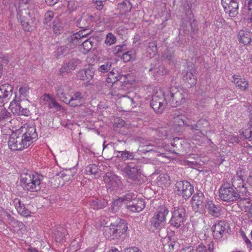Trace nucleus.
<instances>
[{
	"mask_svg": "<svg viewBox=\"0 0 252 252\" xmlns=\"http://www.w3.org/2000/svg\"><path fill=\"white\" fill-rule=\"evenodd\" d=\"M37 138L34 126H28L22 134L20 131L12 133L9 137L8 146L13 151L22 150L28 148Z\"/></svg>",
	"mask_w": 252,
	"mask_h": 252,
	"instance_id": "nucleus-1",
	"label": "nucleus"
},
{
	"mask_svg": "<svg viewBox=\"0 0 252 252\" xmlns=\"http://www.w3.org/2000/svg\"><path fill=\"white\" fill-rule=\"evenodd\" d=\"M130 76L129 74L119 75L117 71H114L113 69L110 71L106 78V81L108 83H112L113 88H117L118 86V90L119 92L117 95L119 97H123L125 98V101L128 104H132L133 102V100L132 98L123 94L122 92L125 90V86L123 84H129V81L127 80L128 77Z\"/></svg>",
	"mask_w": 252,
	"mask_h": 252,
	"instance_id": "nucleus-2",
	"label": "nucleus"
},
{
	"mask_svg": "<svg viewBox=\"0 0 252 252\" xmlns=\"http://www.w3.org/2000/svg\"><path fill=\"white\" fill-rule=\"evenodd\" d=\"M42 176L34 175L31 172H23L20 176V183L23 188L27 191L36 192L41 189Z\"/></svg>",
	"mask_w": 252,
	"mask_h": 252,
	"instance_id": "nucleus-3",
	"label": "nucleus"
},
{
	"mask_svg": "<svg viewBox=\"0 0 252 252\" xmlns=\"http://www.w3.org/2000/svg\"><path fill=\"white\" fill-rule=\"evenodd\" d=\"M219 194L220 199L227 202L237 201L242 194L241 192L232 187L230 182L224 180L219 189Z\"/></svg>",
	"mask_w": 252,
	"mask_h": 252,
	"instance_id": "nucleus-4",
	"label": "nucleus"
},
{
	"mask_svg": "<svg viewBox=\"0 0 252 252\" xmlns=\"http://www.w3.org/2000/svg\"><path fill=\"white\" fill-rule=\"evenodd\" d=\"M18 14L25 31H31L35 28L38 19L32 10L28 9L20 10Z\"/></svg>",
	"mask_w": 252,
	"mask_h": 252,
	"instance_id": "nucleus-5",
	"label": "nucleus"
},
{
	"mask_svg": "<svg viewBox=\"0 0 252 252\" xmlns=\"http://www.w3.org/2000/svg\"><path fill=\"white\" fill-rule=\"evenodd\" d=\"M166 104L164 93L159 89L153 94L150 105L156 113L161 114L165 109Z\"/></svg>",
	"mask_w": 252,
	"mask_h": 252,
	"instance_id": "nucleus-6",
	"label": "nucleus"
},
{
	"mask_svg": "<svg viewBox=\"0 0 252 252\" xmlns=\"http://www.w3.org/2000/svg\"><path fill=\"white\" fill-rule=\"evenodd\" d=\"M168 213L169 210L166 207H160L158 211L151 219L152 226L158 229L163 227L166 222V216Z\"/></svg>",
	"mask_w": 252,
	"mask_h": 252,
	"instance_id": "nucleus-7",
	"label": "nucleus"
},
{
	"mask_svg": "<svg viewBox=\"0 0 252 252\" xmlns=\"http://www.w3.org/2000/svg\"><path fill=\"white\" fill-rule=\"evenodd\" d=\"M172 213V216L170 220L171 225L176 228L184 226L187 218L185 208L182 206L175 207Z\"/></svg>",
	"mask_w": 252,
	"mask_h": 252,
	"instance_id": "nucleus-8",
	"label": "nucleus"
},
{
	"mask_svg": "<svg viewBox=\"0 0 252 252\" xmlns=\"http://www.w3.org/2000/svg\"><path fill=\"white\" fill-rule=\"evenodd\" d=\"M169 102L172 107H176L183 104L185 101V97L183 90L175 87H172L169 90Z\"/></svg>",
	"mask_w": 252,
	"mask_h": 252,
	"instance_id": "nucleus-9",
	"label": "nucleus"
},
{
	"mask_svg": "<svg viewBox=\"0 0 252 252\" xmlns=\"http://www.w3.org/2000/svg\"><path fill=\"white\" fill-rule=\"evenodd\" d=\"M175 187V191L177 194L182 196L185 199L190 197L194 191L193 187L189 182L187 181L177 182Z\"/></svg>",
	"mask_w": 252,
	"mask_h": 252,
	"instance_id": "nucleus-10",
	"label": "nucleus"
},
{
	"mask_svg": "<svg viewBox=\"0 0 252 252\" xmlns=\"http://www.w3.org/2000/svg\"><path fill=\"white\" fill-rule=\"evenodd\" d=\"M107 229H108L109 233L112 236V239H119L127 230V223L124 220H121L117 225H113L110 227H107L106 231Z\"/></svg>",
	"mask_w": 252,
	"mask_h": 252,
	"instance_id": "nucleus-11",
	"label": "nucleus"
},
{
	"mask_svg": "<svg viewBox=\"0 0 252 252\" xmlns=\"http://www.w3.org/2000/svg\"><path fill=\"white\" fill-rule=\"evenodd\" d=\"M222 5L226 13L231 17L238 14L239 3L236 0H221Z\"/></svg>",
	"mask_w": 252,
	"mask_h": 252,
	"instance_id": "nucleus-12",
	"label": "nucleus"
},
{
	"mask_svg": "<svg viewBox=\"0 0 252 252\" xmlns=\"http://www.w3.org/2000/svg\"><path fill=\"white\" fill-rule=\"evenodd\" d=\"M22 100L17 102L16 101H12L9 105V108L14 115H24L28 116L30 114L29 109L24 107Z\"/></svg>",
	"mask_w": 252,
	"mask_h": 252,
	"instance_id": "nucleus-13",
	"label": "nucleus"
},
{
	"mask_svg": "<svg viewBox=\"0 0 252 252\" xmlns=\"http://www.w3.org/2000/svg\"><path fill=\"white\" fill-rule=\"evenodd\" d=\"M228 227L224 221H219L213 226V235L215 239H220L227 233V228Z\"/></svg>",
	"mask_w": 252,
	"mask_h": 252,
	"instance_id": "nucleus-14",
	"label": "nucleus"
},
{
	"mask_svg": "<svg viewBox=\"0 0 252 252\" xmlns=\"http://www.w3.org/2000/svg\"><path fill=\"white\" fill-rule=\"evenodd\" d=\"M196 69L192 67H189L187 70H185L182 72V78L187 86L191 87L196 83V77L194 75Z\"/></svg>",
	"mask_w": 252,
	"mask_h": 252,
	"instance_id": "nucleus-15",
	"label": "nucleus"
},
{
	"mask_svg": "<svg viewBox=\"0 0 252 252\" xmlns=\"http://www.w3.org/2000/svg\"><path fill=\"white\" fill-rule=\"evenodd\" d=\"M127 177L133 181L138 180L142 174L141 166L135 165L132 166L128 164L124 169Z\"/></svg>",
	"mask_w": 252,
	"mask_h": 252,
	"instance_id": "nucleus-16",
	"label": "nucleus"
},
{
	"mask_svg": "<svg viewBox=\"0 0 252 252\" xmlns=\"http://www.w3.org/2000/svg\"><path fill=\"white\" fill-rule=\"evenodd\" d=\"M12 87L8 84L0 86V106H3L4 101L9 99L12 94Z\"/></svg>",
	"mask_w": 252,
	"mask_h": 252,
	"instance_id": "nucleus-17",
	"label": "nucleus"
},
{
	"mask_svg": "<svg viewBox=\"0 0 252 252\" xmlns=\"http://www.w3.org/2000/svg\"><path fill=\"white\" fill-rule=\"evenodd\" d=\"M145 206L144 200L136 197L129 202V204L126 205V208L132 212H139L145 208Z\"/></svg>",
	"mask_w": 252,
	"mask_h": 252,
	"instance_id": "nucleus-18",
	"label": "nucleus"
},
{
	"mask_svg": "<svg viewBox=\"0 0 252 252\" xmlns=\"http://www.w3.org/2000/svg\"><path fill=\"white\" fill-rule=\"evenodd\" d=\"M81 63V61L78 58H72L64 63L59 70V74L62 75L64 72H69L74 70L77 66Z\"/></svg>",
	"mask_w": 252,
	"mask_h": 252,
	"instance_id": "nucleus-19",
	"label": "nucleus"
},
{
	"mask_svg": "<svg viewBox=\"0 0 252 252\" xmlns=\"http://www.w3.org/2000/svg\"><path fill=\"white\" fill-rule=\"evenodd\" d=\"M205 207L208 212L214 217H218L221 215V207L219 205L215 204L212 200H207Z\"/></svg>",
	"mask_w": 252,
	"mask_h": 252,
	"instance_id": "nucleus-20",
	"label": "nucleus"
},
{
	"mask_svg": "<svg viewBox=\"0 0 252 252\" xmlns=\"http://www.w3.org/2000/svg\"><path fill=\"white\" fill-rule=\"evenodd\" d=\"M13 203L18 213L24 217H27L31 215V211L25 206L19 198H15L13 200Z\"/></svg>",
	"mask_w": 252,
	"mask_h": 252,
	"instance_id": "nucleus-21",
	"label": "nucleus"
},
{
	"mask_svg": "<svg viewBox=\"0 0 252 252\" xmlns=\"http://www.w3.org/2000/svg\"><path fill=\"white\" fill-rule=\"evenodd\" d=\"M230 185L236 189H238L240 188L243 189L244 190L241 191L242 194L245 193V195H247V194L249 193L247 191V187L245 186H246V184L243 183V179L242 178L241 175H237L233 176L231 179Z\"/></svg>",
	"mask_w": 252,
	"mask_h": 252,
	"instance_id": "nucleus-22",
	"label": "nucleus"
},
{
	"mask_svg": "<svg viewBox=\"0 0 252 252\" xmlns=\"http://www.w3.org/2000/svg\"><path fill=\"white\" fill-rule=\"evenodd\" d=\"M126 144V143L125 141L118 140L115 143H113L112 144H108L105 146L103 145L102 153L105 154L108 147L112 146L114 150V154L116 156L117 155L116 154L117 153L120 154L121 152H123L125 150Z\"/></svg>",
	"mask_w": 252,
	"mask_h": 252,
	"instance_id": "nucleus-23",
	"label": "nucleus"
},
{
	"mask_svg": "<svg viewBox=\"0 0 252 252\" xmlns=\"http://www.w3.org/2000/svg\"><path fill=\"white\" fill-rule=\"evenodd\" d=\"M87 31L88 29L85 28L83 30L80 31L68 37L67 39L68 44L70 43L75 45L77 44V41L78 40L88 37L90 33L87 32Z\"/></svg>",
	"mask_w": 252,
	"mask_h": 252,
	"instance_id": "nucleus-24",
	"label": "nucleus"
},
{
	"mask_svg": "<svg viewBox=\"0 0 252 252\" xmlns=\"http://www.w3.org/2000/svg\"><path fill=\"white\" fill-rule=\"evenodd\" d=\"M94 17L87 14H83L76 21V25L80 28H88L93 21Z\"/></svg>",
	"mask_w": 252,
	"mask_h": 252,
	"instance_id": "nucleus-25",
	"label": "nucleus"
},
{
	"mask_svg": "<svg viewBox=\"0 0 252 252\" xmlns=\"http://www.w3.org/2000/svg\"><path fill=\"white\" fill-rule=\"evenodd\" d=\"M103 181L113 188L117 187L120 182L118 177L111 172H107L104 175Z\"/></svg>",
	"mask_w": 252,
	"mask_h": 252,
	"instance_id": "nucleus-26",
	"label": "nucleus"
},
{
	"mask_svg": "<svg viewBox=\"0 0 252 252\" xmlns=\"http://www.w3.org/2000/svg\"><path fill=\"white\" fill-rule=\"evenodd\" d=\"M94 74V69L93 68H88L80 70L78 72L77 77L81 80L89 82L93 78Z\"/></svg>",
	"mask_w": 252,
	"mask_h": 252,
	"instance_id": "nucleus-27",
	"label": "nucleus"
},
{
	"mask_svg": "<svg viewBox=\"0 0 252 252\" xmlns=\"http://www.w3.org/2000/svg\"><path fill=\"white\" fill-rule=\"evenodd\" d=\"M239 42L248 45L252 42V33L249 31L241 30L238 33Z\"/></svg>",
	"mask_w": 252,
	"mask_h": 252,
	"instance_id": "nucleus-28",
	"label": "nucleus"
},
{
	"mask_svg": "<svg viewBox=\"0 0 252 252\" xmlns=\"http://www.w3.org/2000/svg\"><path fill=\"white\" fill-rule=\"evenodd\" d=\"M232 82L236 86L243 91H246L249 88V84L245 79L240 78L238 76L234 75L232 76Z\"/></svg>",
	"mask_w": 252,
	"mask_h": 252,
	"instance_id": "nucleus-29",
	"label": "nucleus"
},
{
	"mask_svg": "<svg viewBox=\"0 0 252 252\" xmlns=\"http://www.w3.org/2000/svg\"><path fill=\"white\" fill-rule=\"evenodd\" d=\"M82 98L83 95L82 93L77 92H76L70 98H68V101H66L65 103L69 104V105L72 107L78 106L81 104L80 100Z\"/></svg>",
	"mask_w": 252,
	"mask_h": 252,
	"instance_id": "nucleus-30",
	"label": "nucleus"
},
{
	"mask_svg": "<svg viewBox=\"0 0 252 252\" xmlns=\"http://www.w3.org/2000/svg\"><path fill=\"white\" fill-rule=\"evenodd\" d=\"M188 120H184L183 116L182 115H178L174 116L173 126L175 129L179 131L183 126H186V124L188 123Z\"/></svg>",
	"mask_w": 252,
	"mask_h": 252,
	"instance_id": "nucleus-31",
	"label": "nucleus"
},
{
	"mask_svg": "<svg viewBox=\"0 0 252 252\" xmlns=\"http://www.w3.org/2000/svg\"><path fill=\"white\" fill-rule=\"evenodd\" d=\"M67 87L66 85H57L56 88L57 94L58 97L60 98L61 100L64 103L68 101V97L66 96L65 91Z\"/></svg>",
	"mask_w": 252,
	"mask_h": 252,
	"instance_id": "nucleus-32",
	"label": "nucleus"
},
{
	"mask_svg": "<svg viewBox=\"0 0 252 252\" xmlns=\"http://www.w3.org/2000/svg\"><path fill=\"white\" fill-rule=\"evenodd\" d=\"M118 7L121 12L120 15L122 16L130 11L132 5L129 0H125L122 3L118 4Z\"/></svg>",
	"mask_w": 252,
	"mask_h": 252,
	"instance_id": "nucleus-33",
	"label": "nucleus"
},
{
	"mask_svg": "<svg viewBox=\"0 0 252 252\" xmlns=\"http://www.w3.org/2000/svg\"><path fill=\"white\" fill-rule=\"evenodd\" d=\"M135 155L134 153L125 150L124 151L121 152L120 155H117L116 157L119 158L122 160L126 161L127 160H134L137 158H135Z\"/></svg>",
	"mask_w": 252,
	"mask_h": 252,
	"instance_id": "nucleus-34",
	"label": "nucleus"
},
{
	"mask_svg": "<svg viewBox=\"0 0 252 252\" xmlns=\"http://www.w3.org/2000/svg\"><path fill=\"white\" fill-rule=\"evenodd\" d=\"M44 100H46L48 106L50 108H54L57 111L61 110V106L56 100L53 98L50 94H47L44 95Z\"/></svg>",
	"mask_w": 252,
	"mask_h": 252,
	"instance_id": "nucleus-35",
	"label": "nucleus"
},
{
	"mask_svg": "<svg viewBox=\"0 0 252 252\" xmlns=\"http://www.w3.org/2000/svg\"><path fill=\"white\" fill-rule=\"evenodd\" d=\"M97 70L101 73H106L109 71L112 65V61L111 60H107L100 63Z\"/></svg>",
	"mask_w": 252,
	"mask_h": 252,
	"instance_id": "nucleus-36",
	"label": "nucleus"
},
{
	"mask_svg": "<svg viewBox=\"0 0 252 252\" xmlns=\"http://www.w3.org/2000/svg\"><path fill=\"white\" fill-rule=\"evenodd\" d=\"M243 195H245V193ZM239 199V205L242 207H244L245 211H247L251 208L252 206V200L251 199L246 197H242V196H241V198Z\"/></svg>",
	"mask_w": 252,
	"mask_h": 252,
	"instance_id": "nucleus-37",
	"label": "nucleus"
},
{
	"mask_svg": "<svg viewBox=\"0 0 252 252\" xmlns=\"http://www.w3.org/2000/svg\"><path fill=\"white\" fill-rule=\"evenodd\" d=\"M90 205L94 209H100L105 207L107 203L104 200L97 199H92L89 201Z\"/></svg>",
	"mask_w": 252,
	"mask_h": 252,
	"instance_id": "nucleus-38",
	"label": "nucleus"
},
{
	"mask_svg": "<svg viewBox=\"0 0 252 252\" xmlns=\"http://www.w3.org/2000/svg\"><path fill=\"white\" fill-rule=\"evenodd\" d=\"M203 199V194L200 191L197 192L192 197V204L196 205L198 208H199L200 206H202Z\"/></svg>",
	"mask_w": 252,
	"mask_h": 252,
	"instance_id": "nucleus-39",
	"label": "nucleus"
},
{
	"mask_svg": "<svg viewBox=\"0 0 252 252\" xmlns=\"http://www.w3.org/2000/svg\"><path fill=\"white\" fill-rule=\"evenodd\" d=\"M187 119L188 120V123L186 124V126L188 127L195 134L201 137V135H202L203 133L202 130L199 129L197 123L196 124H192L191 121L188 118H187Z\"/></svg>",
	"mask_w": 252,
	"mask_h": 252,
	"instance_id": "nucleus-40",
	"label": "nucleus"
},
{
	"mask_svg": "<svg viewBox=\"0 0 252 252\" xmlns=\"http://www.w3.org/2000/svg\"><path fill=\"white\" fill-rule=\"evenodd\" d=\"M11 114L5 108L1 109L0 112V123H3L5 122H9L11 119Z\"/></svg>",
	"mask_w": 252,
	"mask_h": 252,
	"instance_id": "nucleus-41",
	"label": "nucleus"
},
{
	"mask_svg": "<svg viewBox=\"0 0 252 252\" xmlns=\"http://www.w3.org/2000/svg\"><path fill=\"white\" fill-rule=\"evenodd\" d=\"M153 70H154L155 71L154 76L155 77H158L160 75H163L167 72L166 69L163 65H159L158 67L154 68L151 67L149 69L150 72H151Z\"/></svg>",
	"mask_w": 252,
	"mask_h": 252,
	"instance_id": "nucleus-42",
	"label": "nucleus"
},
{
	"mask_svg": "<svg viewBox=\"0 0 252 252\" xmlns=\"http://www.w3.org/2000/svg\"><path fill=\"white\" fill-rule=\"evenodd\" d=\"M101 37L99 36L93 35L87 38V41L90 43L92 48H96L99 44L101 41Z\"/></svg>",
	"mask_w": 252,
	"mask_h": 252,
	"instance_id": "nucleus-43",
	"label": "nucleus"
},
{
	"mask_svg": "<svg viewBox=\"0 0 252 252\" xmlns=\"http://www.w3.org/2000/svg\"><path fill=\"white\" fill-rule=\"evenodd\" d=\"M59 178H61L64 181L68 182L71 180L73 175L70 170H64L61 172L57 175Z\"/></svg>",
	"mask_w": 252,
	"mask_h": 252,
	"instance_id": "nucleus-44",
	"label": "nucleus"
},
{
	"mask_svg": "<svg viewBox=\"0 0 252 252\" xmlns=\"http://www.w3.org/2000/svg\"><path fill=\"white\" fill-rule=\"evenodd\" d=\"M157 51V43L155 41H151L149 43L147 48V52L150 55V57L154 56Z\"/></svg>",
	"mask_w": 252,
	"mask_h": 252,
	"instance_id": "nucleus-45",
	"label": "nucleus"
},
{
	"mask_svg": "<svg viewBox=\"0 0 252 252\" xmlns=\"http://www.w3.org/2000/svg\"><path fill=\"white\" fill-rule=\"evenodd\" d=\"M123 203V199L121 197L114 201L111 205V210L113 212L117 211L119 208L122 205Z\"/></svg>",
	"mask_w": 252,
	"mask_h": 252,
	"instance_id": "nucleus-46",
	"label": "nucleus"
},
{
	"mask_svg": "<svg viewBox=\"0 0 252 252\" xmlns=\"http://www.w3.org/2000/svg\"><path fill=\"white\" fill-rule=\"evenodd\" d=\"M121 197L123 199V202L127 205L129 204V202L136 197V195L132 192H129Z\"/></svg>",
	"mask_w": 252,
	"mask_h": 252,
	"instance_id": "nucleus-47",
	"label": "nucleus"
},
{
	"mask_svg": "<svg viewBox=\"0 0 252 252\" xmlns=\"http://www.w3.org/2000/svg\"><path fill=\"white\" fill-rule=\"evenodd\" d=\"M98 170L95 164H90L86 167V171L88 174L96 175L98 172Z\"/></svg>",
	"mask_w": 252,
	"mask_h": 252,
	"instance_id": "nucleus-48",
	"label": "nucleus"
},
{
	"mask_svg": "<svg viewBox=\"0 0 252 252\" xmlns=\"http://www.w3.org/2000/svg\"><path fill=\"white\" fill-rule=\"evenodd\" d=\"M116 41V36L112 33H108L105 40V43L107 45H111L114 44Z\"/></svg>",
	"mask_w": 252,
	"mask_h": 252,
	"instance_id": "nucleus-49",
	"label": "nucleus"
},
{
	"mask_svg": "<svg viewBox=\"0 0 252 252\" xmlns=\"http://www.w3.org/2000/svg\"><path fill=\"white\" fill-rule=\"evenodd\" d=\"M66 233L65 230L63 229L62 231L58 230L55 234L56 241L61 242L65 238Z\"/></svg>",
	"mask_w": 252,
	"mask_h": 252,
	"instance_id": "nucleus-50",
	"label": "nucleus"
},
{
	"mask_svg": "<svg viewBox=\"0 0 252 252\" xmlns=\"http://www.w3.org/2000/svg\"><path fill=\"white\" fill-rule=\"evenodd\" d=\"M132 51H127L123 54L122 59L125 62H128L134 59L135 57Z\"/></svg>",
	"mask_w": 252,
	"mask_h": 252,
	"instance_id": "nucleus-51",
	"label": "nucleus"
},
{
	"mask_svg": "<svg viewBox=\"0 0 252 252\" xmlns=\"http://www.w3.org/2000/svg\"><path fill=\"white\" fill-rule=\"evenodd\" d=\"M54 16V13L53 11L50 10L47 11L44 15V24H48L53 19Z\"/></svg>",
	"mask_w": 252,
	"mask_h": 252,
	"instance_id": "nucleus-52",
	"label": "nucleus"
},
{
	"mask_svg": "<svg viewBox=\"0 0 252 252\" xmlns=\"http://www.w3.org/2000/svg\"><path fill=\"white\" fill-rule=\"evenodd\" d=\"M169 176L166 174H161L158 178V182L160 185L166 184L169 180Z\"/></svg>",
	"mask_w": 252,
	"mask_h": 252,
	"instance_id": "nucleus-53",
	"label": "nucleus"
},
{
	"mask_svg": "<svg viewBox=\"0 0 252 252\" xmlns=\"http://www.w3.org/2000/svg\"><path fill=\"white\" fill-rule=\"evenodd\" d=\"M30 88L28 85H24L19 89V93L21 96L27 97L29 93Z\"/></svg>",
	"mask_w": 252,
	"mask_h": 252,
	"instance_id": "nucleus-54",
	"label": "nucleus"
},
{
	"mask_svg": "<svg viewBox=\"0 0 252 252\" xmlns=\"http://www.w3.org/2000/svg\"><path fill=\"white\" fill-rule=\"evenodd\" d=\"M63 28L59 23H54L53 25V31L56 34H59L62 32Z\"/></svg>",
	"mask_w": 252,
	"mask_h": 252,
	"instance_id": "nucleus-55",
	"label": "nucleus"
},
{
	"mask_svg": "<svg viewBox=\"0 0 252 252\" xmlns=\"http://www.w3.org/2000/svg\"><path fill=\"white\" fill-rule=\"evenodd\" d=\"M69 51L68 47L66 46H63L58 48L57 50V55L60 56L64 55Z\"/></svg>",
	"mask_w": 252,
	"mask_h": 252,
	"instance_id": "nucleus-56",
	"label": "nucleus"
},
{
	"mask_svg": "<svg viewBox=\"0 0 252 252\" xmlns=\"http://www.w3.org/2000/svg\"><path fill=\"white\" fill-rule=\"evenodd\" d=\"M163 57L169 61H173L174 58V54L173 52L169 50H166L164 52Z\"/></svg>",
	"mask_w": 252,
	"mask_h": 252,
	"instance_id": "nucleus-57",
	"label": "nucleus"
},
{
	"mask_svg": "<svg viewBox=\"0 0 252 252\" xmlns=\"http://www.w3.org/2000/svg\"><path fill=\"white\" fill-rule=\"evenodd\" d=\"M197 123L199 129L201 130L203 128H207L209 126V122L205 119L199 120Z\"/></svg>",
	"mask_w": 252,
	"mask_h": 252,
	"instance_id": "nucleus-58",
	"label": "nucleus"
},
{
	"mask_svg": "<svg viewBox=\"0 0 252 252\" xmlns=\"http://www.w3.org/2000/svg\"><path fill=\"white\" fill-rule=\"evenodd\" d=\"M1 215L2 217L4 218V221L5 220H7L10 222H12L13 221H14V218L12 217L11 215H10L7 211L5 210H2L1 211Z\"/></svg>",
	"mask_w": 252,
	"mask_h": 252,
	"instance_id": "nucleus-59",
	"label": "nucleus"
},
{
	"mask_svg": "<svg viewBox=\"0 0 252 252\" xmlns=\"http://www.w3.org/2000/svg\"><path fill=\"white\" fill-rule=\"evenodd\" d=\"M82 47L84 49V52L85 53H88L89 51L91 50L93 48L92 46L90 45V43L86 39L82 43Z\"/></svg>",
	"mask_w": 252,
	"mask_h": 252,
	"instance_id": "nucleus-60",
	"label": "nucleus"
},
{
	"mask_svg": "<svg viewBox=\"0 0 252 252\" xmlns=\"http://www.w3.org/2000/svg\"><path fill=\"white\" fill-rule=\"evenodd\" d=\"M153 146L147 145L142 147V149L141 151L143 153H146L148 152H150L152 151H155L154 148H153Z\"/></svg>",
	"mask_w": 252,
	"mask_h": 252,
	"instance_id": "nucleus-61",
	"label": "nucleus"
},
{
	"mask_svg": "<svg viewBox=\"0 0 252 252\" xmlns=\"http://www.w3.org/2000/svg\"><path fill=\"white\" fill-rule=\"evenodd\" d=\"M196 252H207V248L203 244H200L196 248Z\"/></svg>",
	"mask_w": 252,
	"mask_h": 252,
	"instance_id": "nucleus-62",
	"label": "nucleus"
},
{
	"mask_svg": "<svg viewBox=\"0 0 252 252\" xmlns=\"http://www.w3.org/2000/svg\"><path fill=\"white\" fill-rule=\"evenodd\" d=\"M245 9L247 8L248 13H252V0H249L247 4H245Z\"/></svg>",
	"mask_w": 252,
	"mask_h": 252,
	"instance_id": "nucleus-63",
	"label": "nucleus"
},
{
	"mask_svg": "<svg viewBox=\"0 0 252 252\" xmlns=\"http://www.w3.org/2000/svg\"><path fill=\"white\" fill-rule=\"evenodd\" d=\"M247 183L252 188V172L247 178Z\"/></svg>",
	"mask_w": 252,
	"mask_h": 252,
	"instance_id": "nucleus-64",
	"label": "nucleus"
}]
</instances>
